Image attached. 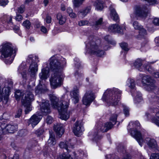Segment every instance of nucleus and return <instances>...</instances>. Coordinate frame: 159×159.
I'll return each mask as SVG.
<instances>
[{"label": "nucleus", "mask_w": 159, "mask_h": 159, "mask_svg": "<svg viewBox=\"0 0 159 159\" xmlns=\"http://www.w3.org/2000/svg\"><path fill=\"white\" fill-rule=\"evenodd\" d=\"M34 99V95L32 92L27 91L25 92L24 98H23L21 100L23 105L25 107V114H28L31 110L30 107V102Z\"/></svg>", "instance_id": "nucleus-8"}, {"label": "nucleus", "mask_w": 159, "mask_h": 159, "mask_svg": "<svg viewBox=\"0 0 159 159\" xmlns=\"http://www.w3.org/2000/svg\"><path fill=\"white\" fill-rule=\"evenodd\" d=\"M57 19L59 20V23L60 25L64 24L66 21V18L63 16L61 13H58L57 15Z\"/></svg>", "instance_id": "nucleus-29"}, {"label": "nucleus", "mask_w": 159, "mask_h": 159, "mask_svg": "<svg viewBox=\"0 0 159 159\" xmlns=\"http://www.w3.org/2000/svg\"><path fill=\"white\" fill-rule=\"evenodd\" d=\"M117 115L116 114L112 115L110 118V120L112 121L114 124L112 123L111 122H107L105 123V126H104V129H102L103 131H107L109 129H111L114 125L116 123Z\"/></svg>", "instance_id": "nucleus-14"}, {"label": "nucleus", "mask_w": 159, "mask_h": 159, "mask_svg": "<svg viewBox=\"0 0 159 159\" xmlns=\"http://www.w3.org/2000/svg\"><path fill=\"white\" fill-rule=\"evenodd\" d=\"M132 95L133 96H135L134 100L135 103L139 102L142 100L141 94L140 92H138L136 93V95H133V94H132Z\"/></svg>", "instance_id": "nucleus-33"}, {"label": "nucleus", "mask_w": 159, "mask_h": 159, "mask_svg": "<svg viewBox=\"0 0 159 159\" xmlns=\"http://www.w3.org/2000/svg\"><path fill=\"white\" fill-rule=\"evenodd\" d=\"M91 7L90 6L86 7L84 10L78 12L77 15L79 17L82 18L85 16L90 11Z\"/></svg>", "instance_id": "nucleus-21"}, {"label": "nucleus", "mask_w": 159, "mask_h": 159, "mask_svg": "<svg viewBox=\"0 0 159 159\" xmlns=\"http://www.w3.org/2000/svg\"><path fill=\"white\" fill-rule=\"evenodd\" d=\"M133 26L135 30H140L143 28V26L137 21H135L133 22Z\"/></svg>", "instance_id": "nucleus-36"}, {"label": "nucleus", "mask_w": 159, "mask_h": 159, "mask_svg": "<svg viewBox=\"0 0 159 159\" xmlns=\"http://www.w3.org/2000/svg\"><path fill=\"white\" fill-rule=\"evenodd\" d=\"M49 138L48 140V146H52L56 144L55 139L54 135L53 134L52 131L49 130Z\"/></svg>", "instance_id": "nucleus-23"}, {"label": "nucleus", "mask_w": 159, "mask_h": 159, "mask_svg": "<svg viewBox=\"0 0 159 159\" xmlns=\"http://www.w3.org/2000/svg\"><path fill=\"white\" fill-rule=\"evenodd\" d=\"M104 126H105V123L103 124L101 122H99L97 127V130L99 132L100 131L102 132H106L107 131H103L102 130V129H104Z\"/></svg>", "instance_id": "nucleus-38"}, {"label": "nucleus", "mask_w": 159, "mask_h": 159, "mask_svg": "<svg viewBox=\"0 0 159 159\" xmlns=\"http://www.w3.org/2000/svg\"><path fill=\"white\" fill-rule=\"evenodd\" d=\"M120 46L122 49L125 51H127L129 49L128 48V44L125 43H122L120 44Z\"/></svg>", "instance_id": "nucleus-43"}, {"label": "nucleus", "mask_w": 159, "mask_h": 159, "mask_svg": "<svg viewBox=\"0 0 159 159\" xmlns=\"http://www.w3.org/2000/svg\"><path fill=\"white\" fill-rule=\"evenodd\" d=\"M147 34V32L146 30L143 28H142L139 30V34L138 36V38H143Z\"/></svg>", "instance_id": "nucleus-34"}, {"label": "nucleus", "mask_w": 159, "mask_h": 159, "mask_svg": "<svg viewBox=\"0 0 159 159\" xmlns=\"http://www.w3.org/2000/svg\"><path fill=\"white\" fill-rule=\"evenodd\" d=\"M110 10L111 18L116 22H119V16L112 5L110 7Z\"/></svg>", "instance_id": "nucleus-19"}, {"label": "nucleus", "mask_w": 159, "mask_h": 159, "mask_svg": "<svg viewBox=\"0 0 159 159\" xmlns=\"http://www.w3.org/2000/svg\"><path fill=\"white\" fill-rule=\"evenodd\" d=\"M52 18L50 16L47 15L46 18V21L48 23H50L51 22Z\"/></svg>", "instance_id": "nucleus-60"}, {"label": "nucleus", "mask_w": 159, "mask_h": 159, "mask_svg": "<svg viewBox=\"0 0 159 159\" xmlns=\"http://www.w3.org/2000/svg\"><path fill=\"white\" fill-rule=\"evenodd\" d=\"M22 114V109L19 108L18 109L17 112H16V114L15 116L16 118H19L21 116Z\"/></svg>", "instance_id": "nucleus-53"}, {"label": "nucleus", "mask_w": 159, "mask_h": 159, "mask_svg": "<svg viewBox=\"0 0 159 159\" xmlns=\"http://www.w3.org/2000/svg\"><path fill=\"white\" fill-rule=\"evenodd\" d=\"M83 124L82 122L76 121L73 126V132L75 135L79 136L84 131Z\"/></svg>", "instance_id": "nucleus-13"}, {"label": "nucleus", "mask_w": 159, "mask_h": 159, "mask_svg": "<svg viewBox=\"0 0 159 159\" xmlns=\"http://www.w3.org/2000/svg\"><path fill=\"white\" fill-rule=\"evenodd\" d=\"M88 40L89 41L86 45L87 52L98 57H101L104 55V52L102 49L100 40L96 39L94 38L93 35H91L89 37Z\"/></svg>", "instance_id": "nucleus-3"}, {"label": "nucleus", "mask_w": 159, "mask_h": 159, "mask_svg": "<svg viewBox=\"0 0 159 159\" xmlns=\"http://www.w3.org/2000/svg\"><path fill=\"white\" fill-rule=\"evenodd\" d=\"M44 132V130L43 129L41 128L36 130L35 133L38 136H39L42 135L43 133Z\"/></svg>", "instance_id": "nucleus-47"}, {"label": "nucleus", "mask_w": 159, "mask_h": 159, "mask_svg": "<svg viewBox=\"0 0 159 159\" xmlns=\"http://www.w3.org/2000/svg\"><path fill=\"white\" fill-rule=\"evenodd\" d=\"M146 141H148L147 144L149 147L152 148H156L157 147L156 142L154 139H151L150 138H147Z\"/></svg>", "instance_id": "nucleus-25"}, {"label": "nucleus", "mask_w": 159, "mask_h": 159, "mask_svg": "<svg viewBox=\"0 0 159 159\" xmlns=\"http://www.w3.org/2000/svg\"><path fill=\"white\" fill-rule=\"evenodd\" d=\"M96 3V8L98 10H102L103 8V2L101 0H98L97 1Z\"/></svg>", "instance_id": "nucleus-37"}, {"label": "nucleus", "mask_w": 159, "mask_h": 159, "mask_svg": "<svg viewBox=\"0 0 159 159\" xmlns=\"http://www.w3.org/2000/svg\"><path fill=\"white\" fill-rule=\"evenodd\" d=\"M88 23V21L87 20H81L79 23V25L80 26H83L87 25Z\"/></svg>", "instance_id": "nucleus-54"}, {"label": "nucleus", "mask_w": 159, "mask_h": 159, "mask_svg": "<svg viewBox=\"0 0 159 159\" xmlns=\"http://www.w3.org/2000/svg\"><path fill=\"white\" fill-rule=\"evenodd\" d=\"M106 157V159H120L115 154L107 155ZM123 159H131V158L129 155L126 154L125 156L123 157Z\"/></svg>", "instance_id": "nucleus-26"}, {"label": "nucleus", "mask_w": 159, "mask_h": 159, "mask_svg": "<svg viewBox=\"0 0 159 159\" xmlns=\"http://www.w3.org/2000/svg\"><path fill=\"white\" fill-rule=\"evenodd\" d=\"M38 65L36 62H33L31 64L30 66L31 75L32 76L34 75L38 71Z\"/></svg>", "instance_id": "nucleus-24"}, {"label": "nucleus", "mask_w": 159, "mask_h": 159, "mask_svg": "<svg viewBox=\"0 0 159 159\" xmlns=\"http://www.w3.org/2000/svg\"><path fill=\"white\" fill-rule=\"evenodd\" d=\"M139 76L142 78V82L143 85H147L146 89L148 91H154L155 93L157 89L154 84V81L149 75L140 74Z\"/></svg>", "instance_id": "nucleus-7"}, {"label": "nucleus", "mask_w": 159, "mask_h": 159, "mask_svg": "<svg viewBox=\"0 0 159 159\" xmlns=\"http://www.w3.org/2000/svg\"><path fill=\"white\" fill-rule=\"evenodd\" d=\"M159 112L156 114L157 116L158 117L157 118H153L152 119V121L153 122L155 123L157 125L159 126Z\"/></svg>", "instance_id": "nucleus-45"}, {"label": "nucleus", "mask_w": 159, "mask_h": 159, "mask_svg": "<svg viewBox=\"0 0 159 159\" xmlns=\"http://www.w3.org/2000/svg\"><path fill=\"white\" fill-rule=\"evenodd\" d=\"M69 15V16L71 18H75L77 16L76 15L73 11L72 12H71Z\"/></svg>", "instance_id": "nucleus-64"}, {"label": "nucleus", "mask_w": 159, "mask_h": 159, "mask_svg": "<svg viewBox=\"0 0 159 159\" xmlns=\"http://www.w3.org/2000/svg\"><path fill=\"white\" fill-rule=\"evenodd\" d=\"M48 30L44 26H42L41 27V31L44 33L46 34L48 32Z\"/></svg>", "instance_id": "nucleus-59"}, {"label": "nucleus", "mask_w": 159, "mask_h": 159, "mask_svg": "<svg viewBox=\"0 0 159 159\" xmlns=\"http://www.w3.org/2000/svg\"><path fill=\"white\" fill-rule=\"evenodd\" d=\"M148 11V9L146 7H139L137 8L135 13L131 14L130 17L133 20H138L139 17L145 18L147 16Z\"/></svg>", "instance_id": "nucleus-10"}, {"label": "nucleus", "mask_w": 159, "mask_h": 159, "mask_svg": "<svg viewBox=\"0 0 159 159\" xmlns=\"http://www.w3.org/2000/svg\"><path fill=\"white\" fill-rule=\"evenodd\" d=\"M72 93L73 94V98L74 99V103L75 104L78 103L79 102V91L78 90L74 91Z\"/></svg>", "instance_id": "nucleus-32"}, {"label": "nucleus", "mask_w": 159, "mask_h": 159, "mask_svg": "<svg viewBox=\"0 0 159 159\" xmlns=\"http://www.w3.org/2000/svg\"><path fill=\"white\" fill-rule=\"evenodd\" d=\"M8 3V0H0V5L1 6H5Z\"/></svg>", "instance_id": "nucleus-56"}, {"label": "nucleus", "mask_w": 159, "mask_h": 159, "mask_svg": "<svg viewBox=\"0 0 159 159\" xmlns=\"http://www.w3.org/2000/svg\"><path fill=\"white\" fill-rule=\"evenodd\" d=\"M37 144V141L35 140H34L29 143L28 146V147H30L31 146L32 148L33 147L36 146Z\"/></svg>", "instance_id": "nucleus-52"}, {"label": "nucleus", "mask_w": 159, "mask_h": 159, "mask_svg": "<svg viewBox=\"0 0 159 159\" xmlns=\"http://www.w3.org/2000/svg\"><path fill=\"white\" fill-rule=\"evenodd\" d=\"M7 21L8 23H12V16H8L7 17Z\"/></svg>", "instance_id": "nucleus-63"}, {"label": "nucleus", "mask_w": 159, "mask_h": 159, "mask_svg": "<svg viewBox=\"0 0 159 159\" xmlns=\"http://www.w3.org/2000/svg\"><path fill=\"white\" fill-rule=\"evenodd\" d=\"M34 57L32 55H29L28 57V58L27 59L26 61L28 63H30L31 61L33 62H34V60L33 59V58Z\"/></svg>", "instance_id": "nucleus-51"}, {"label": "nucleus", "mask_w": 159, "mask_h": 159, "mask_svg": "<svg viewBox=\"0 0 159 159\" xmlns=\"http://www.w3.org/2000/svg\"><path fill=\"white\" fill-rule=\"evenodd\" d=\"M140 125V123L137 121L134 122H130L128 126V129L131 135L136 139L139 144L142 146L143 140L141 133L136 129L132 130L133 128L139 127Z\"/></svg>", "instance_id": "nucleus-6"}, {"label": "nucleus", "mask_w": 159, "mask_h": 159, "mask_svg": "<svg viewBox=\"0 0 159 159\" xmlns=\"http://www.w3.org/2000/svg\"><path fill=\"white\" fill-rule=\"evenodd\" d=\"M75 78L77 79L78 80H80L83 77V74L82 73L79 72L78 71H76L75 73Z\"/></svg>", "instance_id": "nucleus-42"}, {"label": "nucleus", "mask_w": 159, "mask_h": 159, "mask_svg": "<svg viewBox=\"0 0 159 159\" xmlns=\"http://www.w3.org/2000/svg\"><path fill=\"white\" fill-rule=\"evenodd\" d=\"M95 99L94 94L91 91L87 92L83 97L82 102L84 105H89Z\"/></svg>", "instance_id": "nucleus-11"}, {"label": "nucleus", "mask_w": 159, "mask_h": 159, "mask_svg": "<svg viewBox=\"0 0 159 159\" xmlns=\"http://www.w3.org/2000/svg\"><path fill=\"white\" fill-rule=\"evenodd\" d=\"M144 68L150 73L152 74L155 77L159 78V72H155L154 69L152 68L149 65H145Z\"/></svg>", "instance_id": "nucleus-22"}, {"label": "nucleus", "mask_w": 159, "mask_h": 159, "mask_svg": "<svg viewBox=\"0 0 159 159\" xmlns=\"http://www.w3.org/2000/svg\"><path fill=\"white\" fill-rule=\"evenodd\" d=\"M123 107L125 115L126 116H129V108L124 105H123Z\"/></svg>", "instance_id": "nucleus-49"}, {"label": "nucleus", "mask_w": 159, "mask_h": 159, "mask_svg": "<svg viewBox=\"0 0 159 159\" xmlns=\"http://www.w3.org/2000/svg\"><path fill=\"white\" fill-rule=\"evenodd\" d=\"M20 132L22 136H25L28 134L27 131L25 129L21 130Z\"/></svg>", "instance_id": "nucleus-62"}, {"label": "nucleus", "mask_w": 159, "mask_h": 159, "mask_svg": "<svg viewBox=\"0 0 159 159\" xmlns=\"http://www.w3.org/2000/svg\"><path fill=\"white\" fill-rule=\"evenodd\" d=\"M85 0H74L73 2L74 5L76 7H79L81 5Z\"/></svg>", "instance_id": "nucleus-40"}, {"label": "nucleus", "mask_w": 159, "mask_h": 159, "mask_svg": "<svg viewBox=\"0 0 159 159\" xmlns=\"http://www.w3.org/2000/svg\"><path fill=\"white\" fill-rule=\"evenodd\" d=\"M24 94L23 93L21 92V91L20 90H16L15 94L16 99L17 101L19 100L20 98H22V96H23Z\"/></svg>", "instance_id": "nucleus-35"}, {"label": "nucleus", "mask_w": 159, "mask_h": 159, "mask_svg": "<svg viewBox=\"0 0 159 159\" xmlns=\"http://www.w3.org/2000/svg\"><path fill=\"white\" fill-rule=\"evenodd\" d=\"M18 71L21 74L23 78L26 80L27 77L26 70L25 69L22 65L19 66Z\"/></svg>", "instance_id": "nucleus-28"}, {"label": "nucleus", "mask_w": 159, "mask_h": 159, "mask_svg": "<svg viewBox=\"0 0 159 159\" xmlns=\"http://www.w3.org/2000/svg\"><path fill=\"white\" fill-rule=\"evenodd\" d=\"M17 48H14L9 43L2 44L0 52L2 57L6 64H10L13 61L17 51Z\"/></svg>", "instance_id": "nucleus-4"}, {"label": "nucleus", "mask_w": 159, "mask_h": 159, "mask_svg": "<svg viewBox=\"0 0 159 159\" xmlns=\"http://www.w3.org/2000/svg\"><path fill=\"white\" fill-rule=\"evenodd\" d=\"M13 84V82L11 80H5L2 89V96L3 95H9L11 92V87H12Z\"/></svg>", "instance_id": "nucleus-12"}, {"label": "nucleus", "mask_w": 159, "mask_h": 159, "mask_svg": "<svg viewBox=\"0 0 159 159\" xmlns=\"http://www.w3.org/2000/svg\"><path fill=\"white\" fill-rule=\"evenodd\" d=\"M108 30L110 32H116L122 34H123V31L125 30V26L121 27L117 24H115L110 26Z\"/></svg>", "instance_id": "nucleus-15"}, {"label": "nucleus", "mask_w": 159, "mask_h": 159, "mask_svg": "<svg viewBox=\"0 0 159 159\" xmlns=\"http://www.w3.org/2000/svg\"><path fill=\"white\" fill-rule=\"evenodd\" d=\"M153 23L157 25H159V18H155L153 21Z\"/></svg>", "instance_id": "nucleus-58"}, {"label": "nucleus", "mask_w": 159, "mask_h": 159, "mask_svg": "<svg viewBox=\"0 0 159 159\" xmlns=\"http://www.w3.org/2000/svg\"><path fill=\"white\" fill-rule=\"evenodd\" d=\"M75 61H76L77 62V63H75V65L76 66L77 68L79 67L80 66V63L79 62V59L77 58H75Z\"/></svg>", "instance_id": "nucleus-61"}, {"label": "nucleus", "mask_w": 159, "mask_h": 159, "mask_svg": "<svg viewBox=\"0 0 159 159\" xmlns=\"http://www.w3.org/2000/svg\"><path fill=\"white\" fill-rule=\"evenodd\" d=\"M127 85L131 89H134L135 87V81L132 79H129L127 81Z\"/></svg>", "instance_id": "nucleus-30"}, {"label": "nucleus", "mask_w": 159, "mask_h": 159, "mask_svg": "<svg viewBox=\"0 0 159 159\" xmlns=\"http://www.w3.org/2000/svg\"><path fill=\"white\" fill-rule=\"evenodd\" d=\"M59 146L61 148L65 149L69 152L73 148V145L70 142H61L59 144Z\"/></svg>", "instance_id": "nucleus-18"}, {"label": "nucleus", "mask_w": 159, "mask_h": 159, "mask_svg": "<svg viewBox=\"0 0 159 159\" xmlns=\"http://www.w3.org/2000/svg\"><path fill=\"white\" fill-rule=\"evenodd\" d=\"M61 159H72V157L68 153H63L60 156Z\"/></svg>", "instance_id": "nucleus-41"}, {"label": "nucleus", "mask_w": 159, "mask_h": 159, "mask_svg": "<svg viewBox=\"0 0 159 159\" xmlns=\"http://www.w3.org/2000/svg\"><path fill=\"white\" fill-rule=\"evenodd\" d=\"M121 93V91L116 88L113 89V90L108 89L104 92L102 99L108 104L115 106L117 104Z\"/></svg>", "instance_id": "nucleus-5"}, {"label": "nucleus", "mask_w": 159, "mask_h": 159, "mask_svg": "<svg viewBox=\"0 0 159 159\" xmlns=\"http://www.w3.org/2000/svg\"><path fill=\"white\" fill-rule=\"evenodd\" d=\"M54 129L57 134L60 137L61 136L64 132V129L63 127V125L61 124L54 125Z\"/></svg>", "instance_id": "nucleus-20"}, {"label": "nucleus", "mask_w": 159, "mask_h": 159, "mask_svg": "<svg viewBox=\"0 0 159 159\" xmlns=\"http://www.w3.org/2000/svg\"><path fill=\"white\" fill-rule=\"evenodd\" d=\"M50 98L52 104L54 108L57 109L59 114V118L62 120H67L70 116L72 114L73 111H67L69 106V100L66 99L63 101L62 100L60 101L61 103L59 105V99L56 96L52 95L50 96Z\"/></svg>", "instance_id": "nucleus-2"}, {"label": "nucleus", "mask_w": 159, "mask_h": 159, "mask_svg": "<svg viewBox=\"0 0 159 159\" xmlns=\"http://www.w3.org/2000/svg\"><path fill=\"white\" fill-rule=\"evenodd\" d=\"M23 17L22 16L19 14H16V20L20 21L22 20Z\"/></svg>", "instance_id": "nucleus-55"}, {"label": "nucleus", "mask_w": 159, "mask_h": 159, "mask_svg": "<svg viewBox=\"0 0 159 159\" xmlns=\"http://www.w3.org/2000/svg\"><path fill=\"white\" fill-rule=\"evenodd\" d=\"M40 105L41 111L43 114L49 113L50 112V104L48 101L42 100L41 104Z\"/></svg>", "instance_id": "nucleus-17"}, {"label": "nucleus", "mask_w": 159, "mask_h": 159, "mask_svg": "<svg viewBox=\"0 0 159 159\" xmlns=\"http://www.w3.org/2000/svg\"><path fill=\"white\" fill-rule=\"evenodd\" d=\"M103 23V19L100 18L96 20L93 26V27L95 29L98 30L101 27Z\"/></svg>", "instance_id": "nucleus-27"}, {"label": "nucleus", "mask_w": 159, "mask_h": 159, "mask_svg": "<svg viewBox=\"0 0 159 159\" xmlns=\"http://www.w3.org/2000/svg\"><path fill=\"white\" fill-rule=\"evenodd\" d=\"M42 118V116L40 115L34 114L28 120V123L31 124L32 127H34L39 123Z\"/></svg>", "instance_id": "nucleus-16"}, {"label": "nucleus", "mask_w": 159, "mask_h": 159, "mask_svg": "<svg viewBox=\"0 0 159 159\" xmlns=\"http://www.w3.org/2000/svg\"><path fill=\"white\" fill-rule=\"evenodd\" d=\"M17 126L16 125L2 123L0 125V134H5L8 133H13L17 130Z\"/></svg>", "instance_id": "nucleus-9"}, {"label": "nucleus", "mask_w": 159, "mask_h": 159, "mask_svg": "<svg viewBox=\"0 0 159 159\" xmlns=\"http://www.w3.org/2000/svg\"><path fill=\"white\" fill-rule=\"evenodd\" d=\"M23 25L27 29H29L31 25V23L28 20H26L23 23Z\"/></svg>", "instance_id": "nucleus-44"}, {"label": "nucleus", "mask_w": 159, "mask_h": 159, "mask_svg": "<svg viewBox=\"0 0 159 159\" xmlns=\"http://www.w3.org/2000/svg\"><path fill=\"white\" fill-rule=\"evenodd\" d=\"M25 10V6L24 5H21L18 8L17 12L20 13H22Z\"/></svg>", "instance_id": "nucleus-48"}, {"label": "nucleus", "mask_w": 159, "mask_h": 159, "mask_svg": "<svg viewBox=\"0 0 159 159\" xmlns=\"http://www.w3.org/2000/svg\"><path fill=\"white\" fill-rule=\"evenodd\" d=\"M53 121L52 118L50 116H48L46 119V122L48 124H51Z\"/></svg>", "instance_id": "nucleus-50"}, {"label": "nucleus", "mask_w": 159, "mask_h": 159, "mask_svg": "<svg viewBox=\"0 0 159 159\" xmlns=\"http://www.w3.org/2000/svg\"><path fill=\"white\" fill-rule=\"evenodd\" d=\"M5 82V80L2 79V80H0V102L1 101L2 97V87H3L4 86V83Z\"/></svg>", "instance_id": "nucleus-39"}, {"label": "nucleus", "mask_w": 159, "mask_h": 159, "mask_svg": "<svg viewBox=\"0 0 159 159\" xmlns=\"http://www.w3.org/2000/svg\"><path fill=\"white\" fill-rule=\"evenodd\" d=\"M150 159H159V153H152Z\"/></svg>", "instance_id": "nucleus-46"}, {"label": "nucleus", "mask_w": 159, "mask_h": 159, "mask_svg": "<svg viewBox=\"0 0 159 159\" xmlns=\"http://www.w3.org/2000/svg\"><path fill=\"white\" fill-rule=\"evenodd\" d=\"M49 62V63L45 64L44 67L39 74L40 78L39 84L37 86L35 90L37 94L42 93L45 91V89L42 88L41 81L48 78L50 69L52 72L50 80L51 88L55 89L62 84L63 77V68L66 63V59L61 56L53 57L50 58Z\"/></svg>", "instance_id": "nucleus-1"}, {"label": "nucleus", "mask_w": 159, "mask_h": 159, "mask_svg": "<svg viewBox=\"0 0 159 159\" xmlns=\"http://www.w3.org/2000/svg\"><path fill=\"white\" fill-rule=\"evenodd\" d=\"M134 66L138 69L140 71H143V70L140 68V67L142 65V61L139 59H137L134 63Z\"/></svg>", "instance_id": "nucleus-31"}, {"label": "nucleus", "mask_w": 159, "mask_h": 159, "mask_svg": "<svg viewBox=\"0 0 159 159\" xmlns=\"http://www.w3.org/2000/svg\"><path fill=\"white\" fill-rule=\"evenodd\" d=\"M4 96V99H3L2 101L3 103L6 104L7 102L9 99V96L6 95H3Z\"/></svg>", "instance_id": "nucleus-57"}]
</instances>
